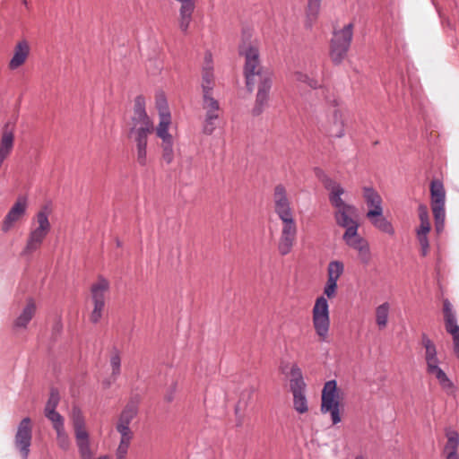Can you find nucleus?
<instances>
[{"label":"nucleus","instance_id":"nucleus-1","mask_svg":"<svg viewBox=\"0 0 459 459\" xmlns=\"http://www.w3.org/2000/svg\"><path fill=\"white\" fill-rule=\"evenodd\" d=\"M239 55L246 60L244 73L248 91H252L257 86L253 114L260 115L268 106L273 74L261 66L256 41L244 39L239 46Z\"/></svg>","mask_w":459,"mask_h":459},{"label":"nucleus","instance_id":"nucleus-2","mask_svg":"<svg viewBox=\"0 0 459 459\" xmlns=\"http://www.w3.org/2000/svg\"><path fill=\"white\" fill-rule=\"evenodd\" d=\"M273 201L274 212L281 221L278 251L281 255H286L291 252L297 239L298 225L295 211L285 186L281 184L274 187Z\"/></svg>","mask_w":459,"mask_h":459},{"label":"nucleus","instance_id":"nucleus-3","mask_svg":"<svg viewBox=\"0 0 459 459\" xmlns=\"http://www.w3.org/2000/svg\"><path fill=\"white\" fill-rule=\"evenodd\" d=\"M153 130V122L145 111V99L143 96H137L134 100L129 137L135 144L136 159L141 166H145L147 163L148 136Z\"/></svg>","mask_w":459,"mask_h":459},{"label":"nucleus","instance_id":"nucleus-4","mask_svg":"<svg viewBox=\"0 0 459 459\" xmlns=\"http://www.w3.org/2000/svg\"><path fill=\"white\" fill-rule=\"evenodd\" d=\"M325 188L329 191V201L334 209L333 217L336 224L345 230L359 228L357 208L342 198L345 193L344 188L333 180H328Z\"/></svg>","mask_w":459,"mask_h":459},{"label":"nucleus","instance_id":"nucleus-5","mask_svg":"<svg viewBox=\"0 0 459 459\" xmlns=\"http://www.w3.org/2000/svg\"><path fill=\"white\" fill-rule=\"evenodd\" d=\"M76 446L82 459H91L93 455L91 450L90 433L87 429L84 414L80 407L74 405L69 413Z\"/></svg>","mask_w":459,"mask_h":459},{"label":"nucleus","instance_id":"nucleus-6","mask_svg":"<svg viewBox=\"0 0 459 459\" xmlns=\"http://www.w3.org/2000/svg\"><path fill=\"white\" fill-rule=\"evenodd\" d=\"M51 230L48 215L45 210L39 211L33 219L22 255H30L42 246Z\"/></svg>","mask_w":459,"mask_h":459},{"label":"nucleus","instance_id":"nucleus-7","mask_svg":"<svg viewBox=\"0 0 459 459\" xmlns=\"http://www.w3.org/2000/svg\"><path fill=\"white\" fill-rule=\"evenodd\" d=\"M327 103L332 107L323 130L330 137L341 138L345 134V112L341 106L340 100L334 96L326 99Z\"/></svg>","mask_w":459,"mask_h":459},{"label":"nucleus","instance_id":"nucleus-8","mask_svg":"<svg viewBox=\"0 0 459 459\" xmlns=\"http://www.w3.org/2000/svg\"><path fill=\"white\" fill-rule=\"evenodd\" d=\"M312 323L319 341L326 342L330 330L329 305L325 296L316 298L312 308Z\"/></svg>","mask_w":459,"mask_h":459},{"label":"nucleus","instance_id":"nucleus-9","mask_svg":"<svg viewBox=\"0 0 459 459\" xmlns=\"http://www.w3.org/2000/svg\"><path fill=\"white\" fill-rule=\"evenodd\" d=\"M320 410L322 413H330L333 424L341 422L340 396L336 381L330 380L325 384L322 390Z\"/></svg>","mask_w":459,"mask_h":459},{"label":"nucleus","instance_id":"nucleus-10","mask_svg":"<svg viewBox=\"0 0 459 459\" xmlns=\"http://www.w3.org/2000/svg\"><path fill=\"white\" fill-rule=\"evenodd\" d=\"M353 35V25L349 23L334 31L331 40L330 57L334 64H340L346 57Z\"/></svg>","mask_w":459,"mask_h":459},{"label":"nucleus","instance_id":"nucleus-11","mask_svg":"<svg viewBox=\"0 0 459 459\" xmlns=\"http://www.w3.org/2000/svg\"><path fill=\"white\" fill-rule=\"evenodd\" d=\"M108 290L109 281L103 277H99L91 287V300L93 307L90 314V321L93 324H97L102 316Z\"/></svg>","mask_w":459,"mask_h":459},{"label":"nucleus","instance_id":"nucleus-12","mask_svg":"<svg viewBox=\"0 0 459 459\" xmlns=\"http://www.w3.org/2000/svg\"><path fill=\"white\" fill-rule=\"evenodd\" d=\"M430 204L435 218L436 229L440 231L445 221L446 191L443 183L438 179L430 182Z\"/></svg>","mask_w":459,"mask_h":459},{"label":"nucleus","instance_id":"nucleus-13","mask_svg":"<svg viewBox=\"0 0 459 459\" xmlns=\"http://www.w3.org/2000/svg\"><path fill=\"white\" fill-rule=\"evenodd\" d=\"M359 228H351L345 230L342 239L345 244L357 251L361 264L368 265L372 259L369 244L366 238L358 233Z\"/></svg>","mask_w":459,"mask_h":459},{"label":"nucleus","instance_id":"nucleus-14","mask_svg":"<svg viewBox=\"0 0 459 459\" xmlns=\"http://www.w3.org/2000/svg\"><path fill=\"white\" fill-rule=\"evenodd\" d=\"M31 439L32 424L30 419L26 417L19 423L14 437V446L22 459H27L29 456Z\"/></svg>","mask_w":459,"mask_h":459},{"label":"nucleus","instance_id":"nucleus-15","mask_svg":"<svg viewBox=\"0 0 459 459\" xmlns=\"http://www.w3.org/2000/svg\"><path fill=\"white\" fill-rule=\"evenodd\" d=\"M442 315L446 332L452 335L455 345V352L459 351V325H457L456 311L447 299H444Z\"/></svg>","mask_w":459,"mask_h":459},{"label":"nucleus","instance_id":"nucleus-16","mask_svg":"<svg viewBox=\"0 0 459 459\" xmlns=\"http://www.w3.org/2000/svg\"><path fill=\"white\" fill-rule=\"evenodd\" d=\"M418 213L420 223L416 230V235L420 246L421 255L425 256L429 249L428 234L431 230L428 207L425 204H420L418 208Z\"/></svg>","mask_w":459,"mask_h":459},{"label":"nucleus","instance_id":"nucleus-17","mask_svg":"<svg viewBox=\"0 0 459 459\" xmlns=\"http://www.w3.org/2000/svg\"><path fill=\"white\" fill-rule=\"evenodd\" d=\"M281 371L285 374L289 379L290 393L307 390V384L304 380L302 370L297 363L281 366Z\"/></svg>","mask_w":459,"mask_h":459},{"label":"nucleus","instance_id":"nucleus-18","mask_svg":"<svg viewBox=\"0 0 459 459\" xmlns=\"http://www.w3.org/2000/svg\"><path fill=\"white\" fill-rule=\"evenodd\" d=\"M427 364V373L435 376L437 379L442 389L447 394L455 393V386L450 379L446 377V374L438 366L439 359L437 357L428 359L425 360Z\"/></svg>","mask_w":459,"mask_h":459},{"label":"nucleus","instance_id":"nucleus-19","mask_svg":"<svg viewBox=\"0 0 459 459\" xmlns=\"http://www.w3.org/2000/svg\"><path fill=\"white\" fill-rule=\"evenodd\" d=\"M138 413V406L134 402L128 403L122 410L117 425L116 429L119 434L133 435L134 432L131 430L129 425L131 421L136 417Z\"/></svg>","mask_w":459,"mask_h":459},{"label":"nucleus","instance_id":"nucleus-20","mask_svg":"<svg viewBox=\"0 0 459 459\" xmlns=\"http://www.w3.org/2000/svg\"><path fill=\"white\" fill-rule=\"evenodd\" d=\"M27 200L25 197H20L13 205L11 210L8 212L4 219L2 230L7 232L11 230L13 225L18 221L26 212Z\"/></svg>","mask_w":459,"mask_h":459},{"label":"nucleus","instance_id":"nucleus-21","mask_svg":"<svg viewBox=\"0 0 459 459\" xmlns=\"http://www.w3.org/2000/svg\"><path fill=\"white\" fill-rule=\"evenodd\" d=\"M363 197L367 205L370 207L366 214L367 217H373L383 213L382 198L377 191L370 187H364Z\"/></svg>","mask_w":459,"mask_h":459},{"label":"nucleus","instance_id":"nucleus-22","mask_svg":"<svg viewBox=\"0 0 459 459\" xmlns=\"http://www.w3.org/2000/svg\"><path fill=\"white\" fill-rule=\"evenodd\" d=\"M446 437L447 441L443 449V456L445 459H459L457 453L459 446V435L454 429L447 428L446 429Z\"/></svg>","mask_w":459,"mask_h":459},{"label":"nucleus","instance_id":"nucleus-23","mask_svg":"<svg viewBox=\"0 0 459 459\" xmlns=\"http://www.w3.org/2000/svg\"><path fill=\"white\" fill-rule=\"evenodd\" d=\"M213 66L212 55L206 53L202 70V89L203 93L212 92L214 87Z\"/></svg>","mask_w":459,"mask_h":459},{"label":"nucleus","instance_id":"nucleus-24","mask_svg":"<svg viewBox=\"0 0 459 459\" xmlns=\"http://www.w3.org/2000/svg\"><path fill=\"white\" fill-rule=\"evenodd\" d=\"M37 311L36 302L33 299H29L25 307L22 308L20 315L14 320L13 325L15 328L25 329L30 321L33 318Z\"/></svg>","mask_w":459,"mask_h":459},{"label":"nucleus","instance_id":"nucleus-25","mask_svg":"<svg viewBox=\"0 0 459 459\" xmlns=\"http://www.w3.org/2000/svg\"><path fill=\"white\" fill-rule=\"evenodd\" d=\"M59 403V394L56 390H52L44 409L45 417L51 422L63 420L65 418L56 411Z\"/></svg>","mask_w":459,"mask_h":459},{"label":"nucleus","instance_id":"nucleus-26","mask_svg":"<svg viewBox=\"0 0 459 459\" xmlns=\"http://www.w3.org/2000/svg\"><path fill=\"white\" fill-rule=\"evenodd\" d=\"M53 429L56 431V441L57 446L66 452L71 448V439L65 429V419L63 420L51 423Z\"/></svg>","mask_w":459,"mask_h":459},{"label":"nucleus","instance_id":"nucleus-27","mask_svg":"<svg viewBox=\"0 0 459 459\" xmlns=\"http://www.w3.org/2000/svg\"><path fill=\"white\" fill-rule=\"evenodd\" d=\"M30 47L26 41H20L14 48V54L12 57L9 67L16 69L23 65L29 56Z\"/></svg>","mask_w":459,"mask_h":459},{"label":"nucleus","instance_id":"nucleus-28","mask_svg":"<svg viewBox=\"0 0 459 459\" xmlns=\"http://www.w3.org/2000/svg\"><path fill=\"white\" fill-rule=\"evenodd\" d=\"M171 123V116L162 115V117H159V124L153 131H155L157 137L161 140V143L174 140L169 133Z\"/></svg>","mask_w":459,"mask_h":459},{"label":"nucleus","instance_id":"nucleus-29","mask_svg":"<svg viewBox=\"0 0 459 459\" xmlns=\"http://www.w3.org/2000/svg\"><path fill=\"white\" fill-rule=\"evenodd\" d=\"M109 365L111 368V375L108 380L104 381L106 387H108L112 382L116 381L120 374L121 355L117 349H113L109 354Z\"/></svg>","mask_w":459,"mask_h":459},{"label":"nucleus","instance_id":"nucleus-30","mask_svg":"<svg viewBox=\"0 0 459 459\" xmlns=\"http://www.w3.org/2000/svg\"><path fill=\"white\" fill-rule=\"evenodd\" d=\"M293 409L299 414H305L309 411L308 401L306 395V391H299L291 393Z\"/></svg>","mask_w":459,"mask_h":459},{"label":"nucleus","instance_id":"nucleus-31","mask_svg":"<svg viewBox=\"0 0 459 459\" xmlns=\"http://www.w3.org/2000/svg\"><path fill=\"white\" fill-rule=\"evenodd\" d=\"M372 225L379 230L380 231L386 233L390 236L394 234V229L392 223L383 216V213L380 215H375L373 217H367Z\"/></svg>","mask_w":459,"mask_h":459},{"label":"nucleus","instance_id":"nucleus-32","mask_svg":"<svg viewBox=\"0 0 459 459\" xmlns=\"http://www.w3.org/2000/svg\"><path fill=\"white\" fill-rule=\"evenodd\" d=\"M120 440L116 449V459H126L131 442L134 438L133 435L119 434Z\"/></svg>","mask_w":459,"mask_h":459},{"label":"nucleus","instance_id":"nucleus-33","mask_svg":"<svg viewBox=\"0 0 459 459\" xmlns=\"http://www.w3.org/2000/svg\"><path fill=\"white\" fill-rule=\"evenodd\" d=\"M390 311V305L388 302H385L376 308V323L379 329L386 327L388 323V316Z\"/></svg>","mask_w":459,"mask_h":459},{"label":"nucleus","instance_id":"nucleus-34","mask_svg":"<svg viewBox=\"0 0 459 459\" xmlns=\"http://www.w3.org/2000/svg\"><path fill=\"white\" fill-rule=\"evenodd\" d=\"M343 272L344 264L342 262L338 260L332 261L327 266V280L337 282Z\"/></svg>","mask_w":459,"mask_h":459},{"label":"nucleus","instance_id":"nucleus-35","mask_svg":"<svg viewBox=\"0 0 459 459\" xmlns=\"http://www.w3.org/2000/svg\"><path fill=\"white\" fill-rule=\"evenodd\" d=\"M322 0H308L306 9L307 22L311 26L318 17Z\"/></svg>","mask_w":459,"mask_h":459},{"label":"nucleus","instance_id":"nucleus-36","mask_svg":"<svg viewBox=\"0 0 459 459\" xmlns=\"http://www.w3.org/2000/svg\"><path fill=\"white\" fill-rule=\"evenodd\" d=\"M203 97L204 108L206 110V114L219 115V103L212 98V92L203 93Z\"/></svg>","mask_w":459,"mask_h":459},{"label":"nucleus","instance_id":"nucleus-37","mask_svg":"<svg viewBox=\"0 0 459 459\" xmlns=\"http://www.w3.org/2000/svg\"><path fill=\"white\" fill-rule=\"evenodd\" d=\"M293 78L297 82L306 83L312 89H317L318 87H320V82H318V80L302 72H295L293 74Z\"/></svg>","mask_w":459,"mask_h":459},{"label":"nucleus","instance_id":"nucleus-38","mask_svg":"<svg viewBox=\"0 0 459 459\" xmlns=\"http://www.w3.org/2000/svg\"><path fill=\"white\" fill-rule=\"evenodd\" d=\"M162 160L170 164L174 160V140L161 143Z\"/></svg>","mask_w":459,"mask_h":459},{"label":"nucleus","instance_id":"nucleus-39","mask_svg":"<svg viewBox=\"0 0 459 459\" xmlns=\"http://www.w3.org/2000/svg\"><path fill=\"white\" fill-rule=\"evenodd\" d=\"M422 345L425 349V360L437 356L435 343L427 336L422 337Z\"/></svg>","mask_w":459,"mask_h":459},{"label":"nucleus","instance_id":"nucleus-40","mask_svg":"<svg viewBox=\"0 0 459 459\" xmlns=\"http://www.w3.org/2000/svg\"><path fill=\"white\" fill-rule=\"evenodd\" d=\"M155 104L158 109L159 117H162V115H166V117L171 116L168 107L167 100L163 94H159L156 96Z\"/></svg>","mask_w":459,"mask_h":459},{"label":"nucleus","instance_id":"nucleus-41","mask_svg":"<svg viewBox=\"0 0 459 459\" xmlns=\"http://www.w3.org/2000/svg\"><path fill=\"white\" fill-rule=\"evenodd\" d=\"M219 115L206 114L205 121L204 125V133L205 134H212L216 128L215 121L218 118Z\"/></svg>","mask_w":459,"mask_h":459},{"label":"nucleus","instance_id":"nucleus-42","mask_svg":"<svg viewBox=\"0 0 459 459\" xmlns=\"http://www.w3.org/2000/svg\"><path fill=\"white\" fill-rule=\"evenodd\" d=\"M337 288V282L327 280L324 288V295H325L328 299L334 298L336 296Z\"/></svg>","mask_w":459,"mask_h":459},{"label":"nucleus","instance_id":"nucleus-43","mask_svg":"<svg viewBox=\"0 0 459 459\" xmlns=\"http://www.w3.org/2000/svg\"><path fill=\"white\" fill-rule=\"evenodd\" d=\"M22 4H23L25 6H28V1H27V0H23V1H22Z\"/></svg>","mask_w":459,"mask_h":459},{"label":"nucleus","instance_id":"nucleus-44","mask_svg":"<svg viewBox=\"0 0 459 459\" xmlns=\"http://www.w3.org/2000/svg\"><path fill=\"white\" fill-rule=\"evenodd\" d=\"M355 459H364V458H363V457H361V456H358V457H356Z\"/></svg>","mask_w":459,"mask_h":459}]
</instances>
